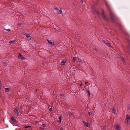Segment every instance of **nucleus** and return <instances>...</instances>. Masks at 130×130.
I'll return each mask as SVG.
<instances>
[{
	"label": "nucleus",
	"instance_id": "obj_1",
	"mask_svg": "<svg viewBox=\"0 0 130 130\" xmlns=\"http://www.w3.org/2000/svg\"><path fill=\"white\" fill-rule=\"evenodd\" d=\"M106 7L109 11V14L111 17V19L112 20L114 21L116 17L115 14L112 11L110 5L108 4L107 1L104 0Z\"/></svg>",
	"mask_w": 130,
	"mask_h": 130
},
{
	"label": "nucleus",
	"instance_id": "obj_2",
	"mask_svg": "<svg viewBox=\"0 0 130 130\" xmlns=\"http://www.w3.org/2000/svg\"><path fill=\"white\" fill-rule=\"evenodd\" d=\"M102 17L103 19L104 20L106 21H108L109 20L106 17V15L105 14V13L104 12V10L103 9H102Z\"/></svg>",
	"mask_w": 130,
	"mask_h": 130
},
{
	"label": "nucleus",
	"instance_id": "obj_3",
	"mask_svg": "<svg viewBox=\"0 0 130 130\" xmlns=\"http://www.w3.org/2000/svg\"><path fill=\"white\" fill-rule=\"evenodd\" d=\"M125 121H126L127 124H129L130 123V117L128 115H126Z\"/></svg>",
	"mask_w": 130,
	"mask_h": 130
},
{
	"label": "nucleus",
	"instance_id": "obj_4",
	"mask_svg": "<svg viewBox=\"0 0 130 130\" xmlns=\"http://www.w3.org/2000/svg\"><path fill=\"white\" fill-rule=\"evenodd\" d=\"M119 27L120 29L123 33H125V30L123 26V25L121 24H119Z\"/></svg>",
	"mask_w": 130,
	"mask_h": 130
},
{
	"label": "nucleus",
	"instance_id": "obj_5",
	"mask_svg": "<svg viewBox=\"0 0 130 130\" xmlns=\"http://www.w3.org/2000/svg\"><path fill=\"white\" fill-rule=\"evenodd\" d=\"M10 122L12 123H13L14 124L16 123L17 122L15 118L14 117H12L11 118V120L10 121Z\"/></svg>",
	"mask_w": 130,
	"mask_h": 130
},
{
	"label": "nucleus",
	"instance_id": "obj_6",
	"mask_svg": "<svg viewBox=\"0 0 130 130\" xmlns=\"http://www.w3.org/2000/svg\"><path fill=\"white\" fill-rule=\"evenodd\" d=\"M15 113L16 115H19L20 111L19 110V109L17 107H16L14 110Z\"/></svg>",
	"mask_w": 130,
	"mask_h": 130
},
{
	"label": "nucleus",
	"instance_id": "obj_7",
	"mask_svg": "<svg viewBox=\"0 0 130 130\" xmlns=\"http://www.w3.org/2000/svg\"><path fill=\"white\" fill-rule=\"evenodd\" d=\"M55 9L57 10V13L59 14L62 13V11L61 8L58 9V8H56Z\"/></svg>",
	"mask_w": 130,
	"mask_h": 130
},
{
	"label": "nucleus",
	"instance_id": "obj_8",
	"mask_svg": "<svg viewBox=\"0 0 130 130\" xmlns=\"http://www.w3.org/2000/svg\"><path fill=\"white\" fill-rule=\"evenodd\" d=\"M26 38L28 40H31L32 38V37L30 36V34H27L26 35Z\"/></svg>",
	"mask_w": 130,
	"mask_h": 130
},
{
	"label": "nucleus",
	"instance_id": "obj_9",
	"mask_svg": "<svg viewBox=\"0 0 130 130\" xmlns=\"http://www.w3.org/2000/svg\"><path fill=\"white\" fill-rule=\"evenodd\" d=\"M18 58L22 60H25L26 58L22 55L20 54L18 56Z\"/></svg>",
	"mask_w": 130,
	"mask_h": 130
},
{
	"label": "nucleus",
	"instance_id": "obj_10",
	"mask_svg": "<svg viewBox=\"0 0 130 130\" xmlns=\"http://www.w3.org/2000/svg\"><path fill=\"white\" fill-rule=\"evenodd\" d=\"M115 130H120V126L118 125H116L115 126Z\"/></svg>",
	"mask_w": 130,
	"mask_h": 130
},
{
	"label": "nucleus",
	"instance_id": "obj_11",
	"mask_svg": "<svg viewBox=\"0 0 130 130\" xmlns=\"http://www.w3.org/2000/svg\"><path fill=\"white\" fill-rule=\"evenodd\" d=\"M47 41L48 43L51 45L54 46V43L52 42V41L51 40H47Z\"/></svg>",
	"mask_w": 130,
	"mask_h": 130
},
{
	"label": "nucleus",
	"instance_id": "obj_12",
	"mask_svg": "<svg viewBox=\"0 0 130 130\" xmlns=\"http://www.w3.org/2000/svg\"><path fill=\"white\" fill-rule=\"evenodd\" d=\"M73 62H74L75 61H78V59L77 57H74L73 58Z\"/></svg>",
	"mask_w": 130,
	"mask_h": 130
},
{
	"label": "nucleus",
	"instance_id": "obj_13",
	"mask_svg": "<svg viewBox=\"0 0 130 130\" xmlns=\"http://www.w3.org/2000/svg\"><path fill=\"white\" fill-rule=\"evenodd\" d=\"M46 126V125L45 124H43L40 127V128L41 129H43L44 127Z\"/></svg>",
	"mask_w": 130,
	"mask_h": 130
},
{
	"label": "nucleus",
	"instance_id": "obj_14",
	"mask_svg": "<svg viewBox=\"0 0 130 130\" xmlns=\"http://www.w3.org/2000/svg\"><path fill=\"white\" fill-rule=\"evenodd\" d=\"M83 123L86 127H88V123L87 122L84 121L83 122Z\"/></svg>",
	"mask_w": 130,
	"mask_h": 130
},
{
	"label": "nucleus",
	"instance_id": "obj_15",
	"mask_svg": "<svg viewBox=\"0 0 130 130\" xmlns=\"http://www.w3.org/2000/svg\"><path fill=\"white\" fill-rule=\"evenodd\" d=\"M65 63H66V62L65 61H64L63 60L61 62V64L62 65H64L65 64Z\"/></svg>",
	"mask_w": 130,
	"mask_h": 130
},
{
	"label": "nucleus",
	"instance_id": "obj_16",
	"mask_svg": "<svg viewBox=\"0 0 130 130\" xmlns=\"http://www.w3.org/2000/svg\"><path fill=\"white\" fill-rule=\"evenodd\" d=\"M59 120L58 121V122L59 123H61V116H60V117H59Z\"/></svg>",
	"mask_w": 130,
	"mask_h": 130
},
{
	"label": "nucleus",
	"instance_id": "obj_17",
	"mask_svg": "<svg viewBox=\"0 0 130 130\" xmlns=\"http://www.w3.org/2000/svg\"><path fill=\"white\" fill-rule=\"evenodd\" d=\"M120 58H121V60H122V61L123 62H125V60L123 58V57H120Z\"/></svg>",
	"mask_w": 130,
	"mask_h": 130
},
{
	"label": "nucleus",
	"instance_id": "obj_18",
	"mask_svg": "<svg viewBox=\"0 0 130 130\" xmlns=\"http://www.w3.org/2000/svg\"><path fill=\"white\" fill-rule=\"evenodd\" d=\"M15 41V40H10V41H9V43H10L11 44V43H13V42H14Z\"/></svg>",
	"mask_w": 130,
	"mask_h": 130
},
{
	"label": "nucleus",
	"instance_id": "obj_19",
	"mask_svg": "<svg viewBox=\"0 0 130 130\" xmlns=\"http://www.w3.org/2000/svg\"><path fill=\"white\" fill-rule=\"evenodd\" d=\"M86 90L88 93V94L89 95V96H90V92L89 91V89H87Z\"/></svg>",
	"mask_w": 130,
	"mask_h": 130
},
{
	"label": "nucleus",
	"instance_id": "obj_20",
	"mask_svg": "<svg viewBox=\"0 0 130 130\" xmlns=\"http://www.w3.org/2000/svg\"><path fill=\"white\" fill-rule=\"evenodd\" d=\"M72 113H71L70 111H69L68 114V115L70 116L71 115H72Z\"/></svg>",
	"mask_w": 130,
	"mask_h": 130
},
{
	"label": "nucleus",
	"instance_id": "obj_21",
	"mask_svg": "<svg viewBox=\"0 0 130 130\" xmlns=\"http://www.w3.org/2000/svg\"><path fill=\"white\" fill-rule=\"evenodd\" d=\"M5 91L6 92H8V88H5Z\"/></svg>",
	"mask_w": 130,
	"mask_h": 130
},
{
	"label": "nucleus",
	"instance_id": "obj_22",
	"mask_svg": "<svg viewBox=\"0 0 130 130\" xmlns=\"http://www.w3.org/2000/svg\"><path fill=\"white\" fill-rule=\"evenodd\" d=\"M93 11L96 14H97V15H99V13L97 12L95 10H94Z\"/></svg>",
	"mask_w": 130,
	"mask_h": 130
},
{
	"label": "nucleus",
	"instance_id": "obj_23",
	"mask_svg": "<svg viewBox=\"0 0 130 130\" xmlns=\"http://www.w3.org/2000/svg\"><path fill=\"white\" fill-rule=\"evenodd\" d=\"M106 44L107 45L109 46V47H111V45L109 43H106Z\"/></svg>",
	"mask_w": 130,
	"mask_h": 130
},
{
	"label": "nucleus",
	"instance_id": "obj_24",
	"mask_svg": "<svg viewBox=\"0 0 130 130\" xmlns=\"http://www.w3.org/2000/svg\"><path fill=\"white\" fill-rule=\"evenodd\" d=\"M31 127L30 126H26L25 127V128H30Z\"/></svg>",
	"mask_w": 130,
	"mask_h": 130
},
{
	"label": "nucleus",
	"instance_id": "obj_25",
	"mask_svg": "<svg viewBox=\"0 0 130 130\" xmlns=\"http://www.w3.org/2000/svg\"><path fill=\"white\" fill-rule=\"evenodd\" d=\"M115 110L114 109H112V112L113 113H115Z\"/></svg>",
	"mask_w": 130,
	"mask_h": 130
},
{
	"label": "nucleus",
	"instance_id": "obj_26",
	"mask_svg": "<svg viewBox=\"0 0 130 130\" xmlns=\"http://www.w3.org/2000/svg\"><path fill=\"white\" fill-rule=\"evenodd\" d=\"M88 83V81H86L85 82V85H87Z\"/></svg>",
	"mask_w": 130,
	"mask_h": 130
},
{
	"label": "nucleus",
	"instance_id": "obj_27",
	"mask_svg": "<svg viewBox=\"0 0 130 130\" xmlns=\"http://www.w3.org/2000/svg\"><path fill=\"white\" fill-rule=\"evenodd\" d=\"M4 65L5 66L7 65V63L5 62H4Z\"/></svg>",
	"mask_w": 130,
	"mask_h": 130
},
{
	"label": "nucleus",
	"instance_id": "obj_28",
	"mask_svg": "<svg viewBox=\"0 0 130 130\" xmlns=\"http://www.w3.org/2000/svg\"><path fill=\"white\" fill-rule=\"evenodd\" d=\"M52 109L51 108H50V109H49V110L50 111H52Z\"/></svg>",
	"mask_w": 130,
	"mask_h": 130
},
{
	"label": "nucleus",
	"instance_id": "obj_29",
	"mask_svg": "<svg viewBox=\"0 0 130 130\" xmlns=\"http://www.w3.org/2000/svg\"><path fill=\"white\" fill-rule=\"evenodd\" d=\"M55 29V30H56V31H58V29L57 28H54Z\"/></svg>",
	"mask_w": 130,
	"mask_h": 130
},
{
	"label": "nucleus",
	"instance_id": "obj_30",
	"mask_svg": "<svg viewBox=\"0 0 130 130\" xmlns=\"http://www.w3.org/2000/svg\"><path fill=\"white\" fill-rule=\"evenodd\" d=\"M88 114L89 115V116H90L91 115L90 112H88Z\"/></svg>",
	"mask_w": 130,
	"mask_h": 130
},
{
	"label": "nucleus",
	"instance_id": "obj_31",
	"mask_svg": "<svg viewBox=\"0 0 130 130\" xmlns=\"http://www.w3.org/2000/svg\"><path fill=\"white\" fill-rule=\"evenodd\" d=\"M106 129V128L105 127H104L102 130H105Z\"/></svg>",
	"mask_w": 130,
	"mask_h": 130
},
{
	"label": "nucleus",
	"instance_id": "obj_32",
	"mask_svg": "<svg viewBox=\"0 0 130 130\" xmlns=\"http://www.w3.org/2000/svg\"><path fill=\"white\" fill-rule=\"evenodd\" d=\"M105 42V43L106 44V43H107L108 42H107V41H104V40H103Z\"/></svg>",
	"mask_w": 130,
	"mask_h": 130
},
{
	"label": "nucleus",
	"instance_id": "obj_33",
	"mask_svg": "<svg viewBox=\"0 0 130 130\" xmlns=\"http://www.w3.org/2000/svg\"><path fill=\"white\" fill-rule=\"evenodd\" d=\"M60 95L61 96H63L64 95L63 94H60Z\"/></svg>",
	"mask_w": 130,
	"mask_h": 130
},
{
	"label": "nucleus",
	"instance_id": "obj_34",
	"mask_svg": "<svg viewBox=\"0 0 130 130\" xmlns=\"http://www.w3.org/2000/svg\"><path fill=\"white\" fill-rule=\"evenodd\" d=\"M81 1L82 2V3H83V0H81Z\"/></svg>",
	"mask_w": 130,
	"mask_h": 130
},
{
	"label": "nucleus",
	"instance_id": "obj_35",
	"mask_svg": "<svg viewBox=\"0 0 130 130\" xmlns=\"http://www.w3.org/2000/svg\"><path fill=\"white\" fill-rule=\"evenodd\" d=\"M80 86H82V84H80Z\"/></svg>",
	"mask_w": 130,
	"mask_h": 130
},
{
	"label": "nucleus",
	"instance_id": "obj_36",
	"mask_svg": "<svg viewBox=\"0 0 130 130\" xmlns=\"http://www.w3.org/2000/svg\"><path fill=\"white\" fill-rule=\"evenodd\" d=\"M8 30H9V32L10 31V29H8Z\"/></svg>",
	"mask_w": 130,
	"mask_h": 130
},
{
	"label": "nucleus",
	"instance_id": "obj_37",
	"mask_svg": "<svg viewBox=\"0 0 130 130\" xmlns=\"http://www.w3.org/2000/svg\"><path fill=\"white\" fill-rule=\"evenodd\" d=\"M19 25H21V24H19Z\"/></svg>",
	"mask_w": 130,
	"mask_h": 130
},
{
	"label": "nucleus",
	"instance_id": "obj_38",
	"mask_svg": "<svg viewBox=\"0 0 130 130\" xmlns=\"http://www.w3.org/2000/svg\"><path fill=\"white\" fill-rule=\"evenodd\" d=\"M37 89H36V92H37Z\"/></svg>",
	"mask_w": 130,
	"mask_h": 130
},
{
	"label": "nucleus",
	"instance_id": "obj_39",
	"mask_svg": "<svg viewBox=\"0 0 130 130\" xmlns=\"http://www.w3.org/2000/svg\"><path fill=\"white\" fill-rule=\"evenodd\" d=\"M7 31H8V29H7Z\"/></svg>",
	"mask_w": 130,
	"mask_h": 130
},
{
	"label": "nucleus",
	"instance_id": "obj_40",
	"mask_svg": "<svg viewBox=\"0 0 130 130\" xmlns=\"http://www.w3.org/2000/svg\"><path fill=\"white\" fill-rule=\"evenodd\" d=\"M4 119L3 121H4Z\"/></svg>",
	"mask_w": 130,
	"mask_h": 130
},
{
	"label": "nucleus",
	"instance_id": "obj_41",
	"mask_svg": "<svg viewBox=\"0 0 130 130\" xmlns=\"http://www.w3.org/2000/svg\"><path fill=\"white\" fill-rule=\"evenodd\" d=\"M1 84V82H0V84Z\"/></svg>",
	"mask_w": 130,
	"mask_h": 130
},
{
	"label": "nucleus",
	"instance_id": "obj_42",
	"mask_svg": "<svg viewBox=\"0 0 130 130\" xmlns=\"http://www.w3.org/2000/svg\"><path fill=\"white\" fill-rule=\"evenodd\" d=\"M62 130V129H61V130Z\"/></svg>",
	"mask_w": 130,
	"mask_h": 130
}]
</instances>
